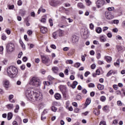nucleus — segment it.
Returning a JSON list of instances; mask_svg holds the SVG:
<instances>
[{
  "label": "nucleus",
  "instance_id": "f257e3e1",
  "mask_svg": "<svg viewBox=\"0 0 125 125\" xmlns=\"http://www.w3.org/2000/svg\"><path fill=\"white\" fill-rule=\"evenodd\" d=\"M26 96L30 101H40L42 99V94L37 92L36 90L30 91L27 90L26 92Z\"/></svg>",
  "mask_w": 125,
  "mask_h": 125
},
{
  "label": "nucleus",
  "instance_id": "f03ea898",
  "mask_svg": "<svg viewBox=\"0 0 125 125\" xmlns=\"http://www.w3.org/2000/svg\"><path fill=\"white\" fill-rule=\"evenodd\" d=\"M7 73L10 78H15L18 73V70L15 66L11 65L7 68Z\"/></svg>",
  "mask_w": 125,
  "mask_h": 125
},
{
  "label": "nucleus",
  "instance_id": "7ed1b4c3",
  "mask_svg": "<svg viewBox=\"0 0 125 125\" xmlns=\"http://www.w3.org/2000/svg\"><path fill=\"white\" fill-rule=\"evenodd\" d=\"M29 83L30 84H31V85H34V86H36V87H38V86H40V85H41V81L38 77L32 78L30 80Z\"/></svg>",
  "mask_w": 125,
  "mask_h": 125
},
{
  "label": "nucleus",
  "instance_id": "20e7f679",
  "mask_svg": "<svg viewBox=\"0 0 125 125\" xmlns=\"http://www.w3.org/2000/svg\"><path fill=\"white\" fill-rule=\"evenodd\" d=\"M40 56L42 60V62L43 63V64H46V63H48L50 62V59H49V58H48L47 56L42 54L40 55Z\"/></svg>",
  "mask_w": 125,
  "mask_h": 125
},
{
  "label": "nucleus",
  "instance_id": "39448f33",
  "mask_svg": "<svg viewBox=\"0 0 125 125\" xmlns=\"http://www.w3.org/2000/svg\"><path fill=\"white\" fill-rule=\"evenodd\" d=\"M7 52H12L14 50V44L12 43H9L6 45Z\"/></svg>",
  "mask_w": 125,
  "mask_h": 125
},
{
  "label": "nucleus",
  "instance_id": "423d86ee",
  "mask_svg": "<svg viewBox=\"0 0 125 125\" xmlns=\"http://www.w3.org/2000/svg\"><path fill=\"white\" fill-rule=\"evenodd\" d=\"M105 4V0H98L96 2V5L98 8L102 7Z\"/></svg>",
  "mask_w": 125,
  "mask_h": 125
},
{
  "label": "nucleus",
  "instance_id": "0eeeda50",
  "mask_svg": "<svg viewBox=\"0 0 125 125\" xmlns=\"http://www.w3.org/2000/svg\"><path fill=\"white\" fill-rule=\"evenodd\" d=\"M3 84L6 89H8V87H9V81L7 80H4L3 81Z\"/></svg>",
  "mask_w": 125,
  "mask_h": 125
},
{
  "label": "nucleus",
  "instance_id": "6e6552de",
  "mask_svg": "<svg viewBox=\"0 0 125 125\" xmlns=\"http://www.w3.org/2000/svg\"><path fill=\"white\" fill-rule=\"evenodd\" d=\"M105 17L106 19L110 20L111 19H113V18H114V16L112 15L110 12H108L105 13Z\"/></svg>",
  "mask_w": 125,
  "mask_h": 125
},
{
  "label": "nucleus",
  "instance_id": "1a4fd4ad",
  "mask_svg": "<svg viewBox=\"0 0 125 125\" xmlns=\"http://www.w3.org/2000/svg\"><path fill=\"white\" fill-rule=\"evenodd\" d=\"M40 31L42 34H45L48 31L47 27L44 26H42L40 27Z\"/></svg>",
  "mask_w": 125,
  "mask_h": 125
},
{
  "label": "nucleus",
  "instance_id": "9d476101",
  "mask_svg": "<svg viewBox=\"0 0 125 125\" xmlns=\"http://www.w3.org/2000/svg\"><path fill=\"white\" fill-rule=\"evenodd\" d=\"M72 42L73 43H76L79 42V37L77 36H73L72 37Z\"/></svg>",
  "mask_w": 125,
  "mask_h": 125
},
{
  "label": "nucleus",
  "instance_id": "9b49d317",
  "mask_svg": "<svg viewBox=\"0 0 125 125\" xmlns=\"http://www.w3.org/2000/svg\"><path fill=\"white\" fill-rule=\"evenodd\" d=\"M60 89L62 92H63L64 91H67V88L66 87V86L61 85L60 86Z\"/></svg>",
  "mask_w": 125,
  "mask_h": 125
},
{
  "label": "nucleus",
  "instance_id": "f8f14e48",
  "mask_svg": "<svg viewBox=\"0 0 125 125\" xmlns=\"http://www.w3.org/2000/svg\"><path fill=\"white\" fill-rule=\"evenodd\" d=\"M100 41L102 42H106L107 41V40L106 39V37H105V36L102 35L100 37Z\"/></svg>",
  "mask_w": 125,
  "mask_h": 125
},
{
  "label": "nucleus",
  "instance_id": "ddd939ff",
  "mask_svg": "<svg viewBox=\"0 0 125 125\" xmlns=\"http://www.w3.org/2000/svg\"><path fill=\"white\" fill-rule=\"evenodd\" d=\"M77 6L79 8L83 9L84 8V5L82 2H79L77 4Z\"/></svg>",
  "mask_w": 125,
  "mask_h": 125
},
{
  "label": "nucleus",
  "instance_id": "4468645a",
  "mask_svg": "<svg viewBox=\"0 0 125 125\" xmlns=\"http://www.w3.org/2000/svg\"><path fill=\"white\" fill-rule=\"evenodd\" d=\"M6 107L8 109V110H11L12 109H13L14 107V105L12 104H8L6 105Z\"/></svg>",
  "mask_w": 125,
  "mask_h": 125
},
{
  "label": "nucleus",
  "instance_id": "2eb2a0df",
  "mask_svg": "<svg viewBox=\"0 0 125 125\" xmlns=\"http://www.w3.org/2000/svg\"><path fill=\"white\" fill-rule=\"evenodd\" d=\"M106 61L108 62V63H110V62H111L112 61V57H110V56H105L104 57Z\"/></svg>",
  "mask_w": 125,
  "mask_h": 125
},
{
  "label": "nucleus",
  "instance_id": "dca6fc26",
  "mask_svg": "<svg viewBox=\"0 0 125 125\" xmlns=\"http://www.w3.org/2000/svg\"><path fill=\"white\" fill-rule=\"evenodd\" d=\"M52 70L53 72L55 73V74H57V73H58V70H59V69L58 68V67H57V66H54L52 67Z\"/></svg>",
  "mask_w": 125,
  "mask_h": 125
},
{
  "label": "nucleus",
  "instance_id": "f3484780",
  "mask_svg": "<svg viewBox=\"0 0 125 125\" xmlns=\"http://www.w3.org/2000/svg\"><path fill=\"white\" fill-rule=\"evenodd\" d=\"M57 33L59 37H62V36H63V34H64V31L61 30H59L57 31Z\"/></svg>",
  "mask_w": 125,
  "mask_h": 125
},
{
  "label": "nucleus",
  "instance_id": "a211bd4d",
  "mask_svg": "<svg viewBox=\"0 0 125 125\" xmlns=\"http://www.w3.org/2000/svg\"><path fill=\"white\" fill-rule=\"evenodd\" d=\"M12 117H13V115L12 114V113L9 112L7 114V120L8 121H10L12 119Z\"/></svg>",
  "mask_w": 125,
  "mask_h": 125
},
{
  "label": "nucleus",
  "instance_id": "6ab92c4d",
  "mask_svg": "<svg viewBox=\"0 0 125 125\" xmlns=\"http://www.w3.org/2000/svg\"><path fill=\"white\" fill-rule=\"evenodd\" d=\"M91 102V100H90V98H87L86 100L85 103V105L86 107L88 106V105H89L90 104V103Z\"/></svg>",
  "mask_w": 125,
  "mask_h": 125
},
{
  "label": "nucleus",
  "instance_id": "aec40b11",
  "mask_svg": "<svg viewBox=\"0 0 125 125\" xmlns=\"http://www.w3.org/2000/svg\"><path fill=\"white\" fill-rule=\"evenodd\" d=\"M55 98L57 100H59V99H61V95H60V94L59 93H56L55 94Z\"/></svg>",
  "mask_w": 125,
  "mask_h": 125
},
{
  "label": "nucleus",
  "instance_id": "412c9836",
  "mask_svg": "<svg viewBox=\"0 0 125 125\" xmlns=\"http://www.w3.org/2000/svg\"><path fill=\"white\" fill-rule=\"evenodd\" d=\"M83 36L84 37V39H87V38H88V36H89V35L88 34V32H87V31H84Z\"/></svg>",
  "mask_w": 125,
  "mask_h": 125
},
{
  "label": "nucleus",
  "instance_id": "4be33fe9",
  "mask_svg": "<svg viewBox=\"0 0 125 125\" xmlns=\"http://www.w3.org/2000/svg\"><path fill=\"white\" fill-rule=\"evenodd\" d=\"M78 84V82L74 81L73 82V83L71 85L72 88H76V86H77V85Z\"/></svg>",
  "mask_w": 125,
  "mask_h": 125
},
{
  "label": "nucleus",
  "instance_id": "5701e85b",
  "mask_svg": "<svg viewBox=\"0 0 125 125\" xmlns=\"http://www.w3.org/2000/svg\"><path fill=\"white\" fill-rule=\"evenodd\" d=\"M41 12H42L43 13H44L45 12V9H42V8H40L39 9L38 11V14H40Z\"/></svg>",
  "mask_w": 125,
  "mask_h": 125
},
{
  "label": "nucleus",
  "instance_id": "b1692460",
  "mask_svg": "<svg viewBox=\"0 0 125 125\" xmlns=\"http://www.w3.org/2000/svg\"><path fill=\"white\" fill-rule=\"evenodd\" d=\"M98 88L99 89V90H103V89H104V86L101 84H98Z\"/></svg>",
  "mask_w": 125,
  "mask_h": 125
},
{
  "label": "nucleus",
  "instance_id": "393cba45",
  "mask_svg": "<svg viewBox=\"0 0 125 125\" xmlns=\"http://www.w3.org/2000/svg\"><path fill=\"white\" fill-rule=\"evenodd\" d=\"M114 65L116 67H120V59H118L116 62L114 63Z\"/></svg>",
  "mask_w": 125,
  "mask_h": 125
},
{
  "label": "nucleus",
  "instance_id": "a878e982",
  "mask_svg": "<svg viewBox=\"0 0 125 125\" xmlns=\"http://www.w3.org/2000/svg\"><path fill=\"white\" fill-rule=\"evenodd\" d=\"M52 36H53V38H54V39H57V38H58V37H59V36L57 34V31L54 32L52 34Z\"/></svg>",
  "mask_w": 125,
  "mask_h": 125
},
{
  "label": "nucleus",
  "instance_id": "bb28decb",
  "mask_svg": "<svg viewBox=\"0 0 125 125\" xmlns=\"http://www.w3.org/2000/svg\"><path fill=\"white\" fill-rule=\"evenodd\" d=\"M96 32L98 34H100L102 32V29L101 27H97L96 28Z\"/></svg>",
  "mask_w": 125,
  "mask_h": 125
},
{
  "label": "nucleus",
  "instance_id": "cd10ccee",
  "mask_svg": "<svg viewBox=\"0 0 125 125\" xmlns=\"http://www.w3.org/2000/svg\"><path fill=\"white\" fill-rule=\"evenodd\" d=\"M112 74H113L114 75H115V72H114V71H113V70H110L107 74V77H109V76H111L112 75Z\"/></svg>",
  "mask_w": 125,
  "mask_h": 125
},
{
  "label": "nucleus",
  "instance_id": "c85d7f7f",
  "mask_svg": "<svg viewBox=\"0 0 125 125\" xmlns=\"http://www.w3.org/2000/svg\"><path fill=\"white\" fill-rule=\"evenodd\" d=\"M20 13L21 15V16H24L26 14V11L25 10H21Z\"/></svg>",
  "mask_w": 125,
  "mask_h": 125
},
{
  "label": "nucleus",
  "instance_id": "c756f323",
  "mask_svg": "<svg viewBox=\"0 0 125 125\" xmlns=\"http://www.w3.org/2000/svg\"><path fill=\"white\" fill-rule=\"evenodd\" d=\"M116 48L118 51H122V50H123V47H122V46L118 45H116Z\"/></svg>",
  "mask_w": 125,
  "mask_h": 125
},
{
  "label": "nucleus",
  "instance_id": "7c9ffc66",
  "mask_svg": "<svg viewBox=\"0 0 125 125\" xmlns=\"http://www.w3.org/2000/svg\"><path fill=\"white\" fill-rule=\"evenodd\" d=\"M100 99L102 102H105L106 101V97L104 96H102L100 97Z\"/></svg>",
  "mask_w": 125,
  "mask_h": 125
},
{
  "label": "nucleus",
  "instance_id": "2f4dec72",
  "mask_svg": "<svg viewBox=\"0 0 125 125\" xmlns=\"http://www.w3.org/2000/svg\"><path fill=\"white\" fill-rule=\"evenodd\" d=\"M93 113L95 115H96V116H98L99 115V114H100V111L98 110L97 109H96L95 110H94L93 111Z\"/></svg>",
  "mask_w": 125,
  "mask_h": 125
},
{
  "label": "nucleus",
  "instance_id": "473e14b6",
  "mask_svg": "<svg viewBox=\"0 0 125 125\" xmlns=\"http://www.w3.org/2000/svg\"><path fill=\"white\" fill-rule=\"evenodd\" d=\"M62 93L63 97L64 98H67V96L68 94L67 93V91H65L64 92H62Z\"/></svg>",
  "mask_w": 125,
  "mask_h": 125
},
{
  "label": "nucleus",
  "instance_id": "72a5a7b5",
  "mask_svg": "<svg viewBox=\"0 0 125 125\" xmlns=\"http://www.w3.org/2000/svg\"><path fill=\"white\" fill-rule=\"evenodd\" d=\"M50 5H51V6H56V3H55V2H54V0H52L51 1V2H50Z\"/></svg>",
  "mask_w": 125,
  "mask_h": 125
},
{
  "label": "nucleus",
  "instance_id": "f704fd0d",
  "mask_svg": "<svg viewBox=\"0 0 125 125\" xmlns=\"http://www.w3.org/2000/svg\"><path fill=\"white\" fill-rule=\"evenodd\" d=\"M20 43L21 47H22V48H25V44H24V43L23 42V41H22V40L20 41Z\"/></svg>",
  "mask_w": 125,
  "mask_h": 125
},
{
  "label": "nucleus",
  "instance_id": "c9c22d12",
  "mask_svg": "<svg viewBox=\"0 0 125 125\" xmlns=\"http://www.w3.org/2000/svg\"><path fill=\"white\" fill-rule=\"evenodd\" d=\"M85 1L88 6H89L91 4V2L89 0H85Z\"/></svg>",
  "mask_w": 125,
  "mask_h": 125
},
{
  "label": "nucleus",
  "instance_id": "e433bc0d",
  "mask_svg": "<svg viewBox=\"0 0 125 125\" xmlns=\"http://www.w3.org/2000/svg\"><path fill=\"white\" fill-rule=\"evenodd\" d=\"M1 40H2V41H6V36H5V35H4V34H2V36H1Z\"/></svg>",
  "mask_w": 125,
  "mask_h": 125
},
{
  "label": "nucleus",
  "instance_id": "4c0bfd02",
  "mask_svg": "<svg viewBox=\"0 0 125 125\" xmlns=\"http://www.w3.org/2000/svg\"><path fill=\"white\" fill-rule=\"evenodd\" d=\"M80 66H81V63L79 62H77L74 64V67H75V68H79Z\"/></svg>",
  "mask_w": 125,
  "mask_h": 125
},
{
  "label": "nucleus",
  "instance_id": "58836bf2",
  "mask_svg": "<svg viewBox=\"0 0 125 125\" xmlns=\"http://www.w3.org/2000/svg\"><path fill=\"white\" fill-rule=\"evenodd\" d=\"M48 81H50V82H51V81H53V80H54V78H53V77H52L51 76L49 75L48 76Z\"/></svg>",
  "mask_w": 125,
  "mask_h": 125
},
{
  "label": "nucleus",
  "instance_id": "ea45409f",
  "mask_svg": "<svg viewBox=\"0 0 125 125\" xmlns=\"http://www.w3.org/2000/svg\"><path fill=\"white\" fill-rule=\"evenodd\" d=\"M95 85L93 83H90L88 84V87H94Z\"/></svg>",
  "mask_w": 125,
  "mask_h": 125
},
{
  "label": "nucleus",
  "instance_id": "a19ab883",
  "mask_svg": "<svg viewBox=\"0 0 125 125\" xmlns=\"http://www.w3.org/2000/svg\"><path fill=\"white\" fill-rule=\"evenodd\" d=\"M52 111H53V112H56V111H57V108L55 106H53L52 107Z\"/></svg>",
  "mask_w": 125,
  "mask_h": 125
},
{
  "label": "nucleus",
  "instance_id": "79ce46f5",
  "mask_svg": "<svg viewBox=\"0 0 125 125\" xmlns=\"http://www.w3.org/2000/svg\"><path fill=\"white\" fill-rule=\"evenodd\" d=\"M89 27L90 30H93V29H94V25H93L92 23H90L89 25Z\"/></svg>",
  "mask_w": 125,
  "mask_h": 125
},
{
  "label": "nucleus",
  "instance_id": "37998d69",
  "mask_svg": "<svg viewBox=\"0 0 125 125\" xmlns=\"http://www.w3.org/2000/svg\"><path fill=\"white\" fill-rule=\"evenodd\" d=\"M76 99L77 100H81V99H82V96L80 95H77L76 96Z\"/></svg>",
  "mask_w": 125,
  "mask_h": 125
},
{
  "label": "nucleus",
  "instance_id": "c03bdc74",
  "mask_svg": "<svg viewBox=\"0 0 125 125\" xmlns=\"http://www.w3.org/2000/svg\"><path fill=\"white\" fill-rule=\"evenodd\" d=\"M97 59H100L101 58V54L100 53H98L96 56Z\"/></svg>",
  "mask_w": 125,
  "mask_h": 125
},
{
  "label": "nucleus",
  "instance_id": "a18cd8bd",
  "mask_svg": "<svg viewBox=\"0 0 125 125\" xmlns=\"http://www.w3.org/2000/svg\"><path fill=\"white\" fill-rule=\"evenodd\" d=\"M99 125H106V122L102 121L100 123Z\"/></svg>",
  "mask_w": 125,
  "mask_h": 125
},
{
  "label": "nucleus",
  "instance_id": "49530a36",
  "mask_svg": "<svg viewBox=\"0 0 125 125\" xmlns=\"http://www.w3.org/2000/svg\"><path fill=\"white\" fill-rule=\"evenodd\" d=\"M44 85H50V82L45 81L44 82Z\"/></svg>",
  "mask_w": 125,
  "mask_h": 125
},
{
  "label": "nucleus",
  "instance_id": "de8ad7c7",
  "mask_svg": "<svg viewBox=\"0 0 125 125\" xmlns=\"http://www.w3.org/2000/svg\"><path fill=\"white\" fill-rule=\"evenodd\" d=\"M13 97H14V96H13V95H10L9 96V101H11V100H12Z\"/></svg>",
  "mask_w": 125,
  "mask_h": 125
},
{
  "label": "nucleus",
  "instance_id": "09e8293b",
  "mask_svg": "<svg viewBox=\"0 0 125 125\" xmlns=\"http://www.w3.org/2000/svg\"><path fill=\"white\" fill-rule=\"evenodd\" d=\"M98 64L99 65H103V64H104V62L103 61H98Z\"/></svg>",
  "mask_w": 125,
  "mask_h": 125
},
{
  "label": "nucleus",
  "instance_id": "8fccbe9b",
  "mask_svg": "<svg viewBox=\"0 0 125 125\" xmlns=\"http://www.w3.org/2000/svg\"><path fill=\"white\" fill-rule=\"evenodd\" d=\"M49 22L50 23V26H53V21H52V19H50L49 20Z\"/></svg>",
  "mask_w": 125,
  "mask_h": 125
},
{
  "label": "nucleus",
  "instance_id": "3c124183",
  "mask_svg": "<svg viewBox=\"0 0 125 125\" xmlns=\"http://www.w3.org/2000/svg\"><path fill=\"white\" fill-rule=\"evenodd\" d=\"M103 110H104V111L105 112H106V111H107V110H108V106H107V105L104 106L103 108Z\"/></svg>",
  "mask_w": 125,
  "mask_h": 125
},
{
  "label": "nucleus",
  "instance_id": "603ef678",
  "mask_svg": "<svg viewBox=\"0 0 125 125\" xmlns=\"http://www.w3.org/2000/svg\"><path fill=\"white\" fill-rule=\"evenodd\" d=\"M50 47L53 49H56V46L55 44H51Z\"/></svg>",
  "mask_w": 125,
  "mask_h": 125
},
{
  "label": "nucleus",
  "instance_id": "864d4df0",
  "mask_svg": "<svg viewBox=\"0 0 125 125\" xmlns=\"http://www.w3.org/2000/svg\"><path fill=\"white\" fill-rule=\"evenodd\" d=\"M113 22L114 24H119V21L118 20H114Z\"/></svg>",
  "mask_w": 125,
  "mask_h": 125
},
{
  "label": "nucleus",
  "instance_id": "5fc2aeb1",
  "mask_svg": "<svg viewBox=\"0 0 125 125\" xmlns=\"http://www.w3.org/2000/svg\"><path fill=\"white\" fill-rule=\"evenodd\" d=\"M68 73H69V70H68V69H66L64 70V74H65V75H66V76H68Z\"/></svg>",
  "mask_w": 125,
  "mask_h": 125
},
{
  "label": "nucleus",
  "instance_id": "6e6d98bb",
  "mask_svg": "<svg viewBox=\"0 0 125 125\" xmlns=\"http://www.w3.org/2000/svg\"><path fill=\"white\" fill-rule=\"evenodd\" d=\"M89 74H90V72L89 71H86L84 73V77H87V76H88Z\"/></svg>",
  "mask_w": 125,
  "mask_h": 125
},
{
  "label": "nucleus",
  "instance_id": "4d7b16f0",
  "mask_svg": "<svg viewBox=\"0 0 125 125\" xmlns=\"http://www.w3.org/2000/svg\"><path fill=\"white\" fill-rule=\"evenodd\" d=\"M69 49V48L68 47H65L63 48V51H68Z\"/></svg>",
  "mask_w": 125,
  "mask_h": 125
},
{
  "label": "nucleus",
  "instance_id": "13d9d810",
  "mask_svg": "<svg viewBox=\"0 0 125 125\" xmlns=\"http://www.w3.org/2000/svg\"><path fill=\"white\" fill-rule=\"evenodd\" d=\"M113 87L115 90H117L119 88L117 85H113Z\"/></svg>",
  "mask_w": 125,
  "mask_h": 125
},
{
  "label": "nucleus",
  "instance_id": "bf43d9fd",
  "mask_svg": "<svg viewBox=\"0 0 125 125\" xmlns=\"http://www.w3.org/2000/svg\"><path fill=\"white\" fill-rule=\"evenodd\" d=\"M117 104L118 106H122V105H123L121 101H117Z\"/></svg>",
  "mask_w": 125,
  "mask_h": 125
},
{
  "label": "nucleus",
  "instance_id": "052dcab7",
  "mask_svg": "<svg viewBox=\"0 0 125 125\" xmlns=\"http://www.w3.org/2000/svg\"><path fill=\"white\" fill-rule=\"evenodd\" d=\"M41 21L42 22V23H45V22H46V20L44 18H43L41 20Z\"/></svg>",
  "mask_w": 125,
  "mask_h": 125
},
{
  "label": "nucleus",
  "instance_id": "680f3d73",
  "mask_svg": "<svg viewBox=\"0 0 125 125\" xmlns=\"http://www.w3.org/2000/svg\"><path fill=\"white\" fill-rule=\"evenodd\" d=\"M107 36L108 38H112V33H107Z\"/></svg>",
  "mask_w": 125,
  "mask_h": 125
},
{
  "label": "nucleus",
  "instance_id": "e2e57ef3",
  "mask_svg": "<svg viewBox=\"0 0 125 125\" xmlns=\"http://www.w3.org/2000/svg\"><path fill=\"white\" fill-rule=\"evenodd\" d=\"M18 5H22V0H19L18 1Z\"/></svg>",
  "mask_w": 125,
  "mask_h": 125
},
{
  "label": "nucleus",
  "instance_id": "0e129e2a",
  "mask_svg": "<svg viewBox=\"0 0 125 125\" xmlns=\"http://www.w3.org/2000/svg\"><path fill=\"white\" fill-rule=\"evenodd\" d=\"M73 106H74V107H78V104L76 102L72 103Z\"/></svg>",
  "mask_w": 125,
  "mask_h": 125
},
{
  "label": "nucleus",
  "instance_id": "69168bd1",
  "mask_svg": "<svg viewBox=\"0 0 125 125\" xmlns=\"http://www.w3.org/2000/svg\"><path fill=\"white\" fill-rule=\"evenodd\" d=\"M14 8V5H9V9H13Z\"/></svg>",
  "mask_w": 125,
  "mask_h": 125
},
{
  "label": "nucleus",
  "instance_id": "338daca9",
  "mask_svg": "<svg viewBox=\"0 0 125 125\" xmlns=\"http://www.w3.org/2000/svg\"><path fill=\"white\" fill-rule=\"evenodd\" d=\"M113 124L114 125H118V120H114L113 121Z\"/></svg>",
  "mask_w": 125,
  "mask_h": 125
},
{
  "label": "nucleus",
  "instance_id": "774afa93",
  "mask_svg": "<svg viewBox=\"0 0 125 125\" xmlns=\"http://www.w3.org/2000/svg\"><path fill=\"white\" fill-rule=\"evenodd\" d=\"M66 62H68L69 64H73V60H69L66 61Z\"/></svg>",
  "mask_w": 125,
  "mask_h": 125
}]
</instances>
